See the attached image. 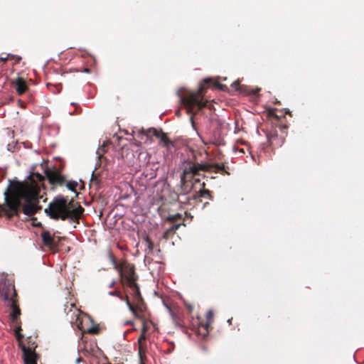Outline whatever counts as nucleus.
<instances>
[{
	"mask_svg": "<svg viewBox=\"0 0 364 364\" xmlns=\"http://www.w3.org/2000/svg\"><path fill=\"white\" fill-rule=\"evenodd\" d=\"M203 170L204 166L198 164H190L185 168L181 177V186L184 191L188 192L193 188V177L200 175V172Z\"/></svg>",
	"mask_w": 364,
	"mask_h": 364,
	"instance_id": "obj_6",
	"label": "nucleus"
},
{
	"mask_svg": "<svg viewBox=\"0 0 364 364\" xmlns=\"http://www.w3.org/2000/svg\"><path fill=\"white\" fill-rule=\"evenodd\" d=\"M204 193H206V194H208L209 193V191L208 190H204L203 191V193H202V196H203Z\"/></svg>",
	"mask_w": 364,
	"mask_h": 364,
	"instance_id": "obj_25",
	"label": "nucleus"
},
{
	"mask_svg": "<svg viewBox=\"0 0 364 364\" xmlns=\"http://www.w3.org/2000/svg\"><path fill=\"white\" fill-rule=\"evenodd\" d=\"M80 360H81V359H80V358L77 359V363L80 362Z\"/></svg>",
	"mask_w": 364,
	"mask_h": 364,
	"instance_id": "obj_31",
	"label": "nucleus"
},
{
	"mask_svg": "<svg viewBox=\"0 0 364 364\" xmlns=\"http://www.w3.org/2000/svg\"><path fill=\"white\" fill-rule=\"evenodd\" d=\"M109 295H113V296H116V295H118V293H112V292H109Z\"/></svg>",
	"mask_w": 364,
	"mask_h": 364,
	"instance_id": "obj_27",
	"label": "nucleus"
},
{
	"mask_svg": "<svg viewBox=\"0 0 364 364\" xmlns=\"http://www.w3.org/2000/svg\"><path fill=\"white\" fill-rule=\"evenodd\" d=\"M23 357L26 364H36V355L33 350L24 348Z\"/></svg>",
	"mask_w": 364,
	"mask_h": 364,
	"instance_id": "obj_9",
	"label": "nucleus"
},
{
	"mask_svg": "<svg viewBox=\"0 0 364 364\" xmlns=\"http://www.w3.org/2000/svg\"><path fill=\"white\" fill-rule=\"evenodd\" d=\"M0 60L2 61H6L7 60V57H4L3 55H1Z\"/></svg>",
	"mask_w": 364,
	"mask_h": 364,
	"instance_id": "obj_22",
	"label": "nucleus"
},
{
	"mask_svg": "<svg viewBox=\"0 0 364 364\" xmlns=\"http://www.w3.org/2000/svg\"><path fill=\"white\" fill-rule=\"evenodd\" d=\"M146 242H147V243L149 244V247H151V242H149V240H146Z\"/></svg>",
	"mask_w": 364,
	"mask_h": 364,
	"instance_id": "obj_28",
	"label": "nucleus"
},
{
	"mask_svg": "<svg viewBox=\"0 0 364 364\" xmlns=\"http://www.w3.org/2000/svg\"><path fill=\"white\" fill-rule=\"evenodd\" d=\"M134 134L139 138L141 141H143L146 144H149L152 141V136H156L157 137L160 136V133L155 129H138L136 132H134Z\"/></svg>",
	"mask_w": 364,
	"mask_h": 364,
	"instance_id": "obj_7",
	"label": "nucleus"
},
{
	"mask_svg": "<svg viewBox=\"0 0 364 364\" xmlns=\"http://www.w3.org/2000/svg\"><path fill=\"white\" fill-rule=\"evenodd\" d=\"M145 339H146L145 333H141V334L140 335V336L138 339V342L139 343V350L140 355L141 354V351H142V348H143L142 341H144Z\"/></svg>",
	"mask_w": 364,
	"mask_h": 364,
	"instance_id": "obj_13",
	"label": "nucleus"
},
{
	"mask_svg": "<svg viewBox=\"0 0 364 364\" xmlns=\"http://www.w3.org/2000/svg\"><path fill=\"white\" fill-rule=\"evenodd\" d=\"M15 329V333H16V338L18 340H20L21 338L22 337V335L19 333V331H21V327L20 326H14Z\"/></svg>",
	"mask_w": 364,
	"mask_h": 364,
	"instance_id": "obj_14",
	"label": "nucleus"
},
{
	"mask_svg": "<svg viewBox=\"0 0 364 364\" xmlns=\"http://www.w3.org/2000/svg\"><path fill=\"white\" fill-rule=\"evenodd\" d=\"M26 88L27 87L25 82L22 79L18 78L16 81V89L17 92L19 95H21L26 90Z\"/></svg>",
	"mask_w": 364,
	"mask_h": 364,
	"instance_id": "obj_11",
	"label": "nucleus"
},
{
	"mask_svg": "<svg viewBox=\"0 0 364 364\" xmlns=\"http://www.w3.org/2000/svg\"><path fill=\"white\" fill-rule=\"evenodd\" d=\"M117 296H118V297H120L121 299H122V296H120V295H119V294Z\"/></svg>",
	"mask_w": 364,
	"mask_h": 364,
	"instance_id": "obj_32",
	"label": "nucleus"
},
{
	"mask_svg": "<svg viewBox=\"0 0 364 364\" xmlns=\"http://www.w3.org/2000/svg\"><path fill=\"white\" fill-rule=\"evenodd\" d=\"M76 185L77 183L75 182H70L68 183L67 186L70 190L74 191Z\"/></svg>",
	"mask_w": 364,
	"mask_h": 364,
	"instance_id": "obj_15",
	"label": "nucleus"
},
{
	"mask_svg": "<svg viewBox=\"0 0 364 364\" xmlns=\"http://www.w3.org/2000/svg\"><path fill=\"white\" fill-rule=\"evenodd\" d=\"M213 318V312L212 311H208L206 314L207 323L204 325H202V326L206 331L207 333H208V328L211 325Z\"/></svg>",
	"mask_w": 364,
	"mask_h": 364,
	"instance_id": "obj_12",
	"label": "nucleus"
},
{
	"mask_svg": "<svg viewBox=\"0 0 364 364\" xmlns=\"http://www.w3.org/2000/svg\"><path fill=\"white\" fill-rule=\"evenodd\" d=\"M147 329L146 324L145 322L143 323L142 333H145Z\"/></svg>",
	"mask_w": 364,
	"mask_h": 364,
	"instance_id": "obj_20",
	"label": "nucleus"
},
{
	"mask_svg": "<svg viewBox=\"0 0 364 364\" xmlns=\"http://www.w3.org/2000/svg\"><path fill=\"white\" fill-rule=\"evenodd\" d=\"M161 143H163L164 146H168L171 142L165 136H163L161 139Z\"/></svg>",
	"mask_w": 364,
	"mask_h": 364,
	"instance_id": "obj_17",
	"label": "nucleus"
},
{
	"mask_svg": "<svg viewBox=\"0 0 364 364\" xmlns=\"http://www.w3.org/2000/svg\"><path fill=\"white\" fill-rule=\"evenodd\" d=\"M117 296H118V297H120L121 299H122V296H120V295H119V294Z\"/></svg>",
	"mask_w": 364,
	"mask_h": 364,
	"instance_id": "obj_33",
	"label": "nucleus"
},
{
	"mask_svg": "<svg viewBox=\"0 0 364 364\" xmlns=\"http://www.w3.org/2000/svg\"><path fill=\"white\" fill-rule=\"evenodd\" d=\"M212 80L210 78L204 80L203 83L200 84L198 90L197 92H188L183 94L181 90H179L178 95L180 101L186 109L187 112L191 114V121L193 125V117L198 110L206 106V102L203 101V93L205 90V84Z\"/></svg>",
	"mask_w": 364,
	"mask_h": 364,
	"instance_id": "obj_3",
	"label": "nucleus"
},
{
	"mask_svg": "<svg viewBox=\"0 0 364 364\" xmlns=\"http://www.w3.org/2000/svg\"><path fill=\"white\" fill-rule=\"evenodd\" d=\"M89 317L84 316L81 318V321L79 323H77V326L82 330L83 332H87L90 333H96L97 332V329L95 327H90L85 328L83 326V322H85V320H89Z\"/></svg>",
	"mask_w": 364,
	"mask_h": 364,
	"instance_id": "obj_10",
	"label": "nucleus"
},
{
	"mask_svg": "<svg viewBox=\"0 0 364 364\" xmlns=\"http://www.w3.org/2000/svg\"><path fill=\"white\" fill-rule=\"evenodd\" d=\"M116 269L119 272L122 281L124 282L127 281L128 285L133 289L134 296L138 301L140 299L139 290L136 283L134 282V266L123 262L121 264H117L115 266Z\"/></svg>",
	"mask_w": 364,
	"mask_h": 364,
	"instance_id": "obj_5",
	"label": "nucleus"
},
{
	"mask_svg": "<svg viewBox=\"0 0 364 364\" xmlns=\"http://www.w3.org/2000/svg\"><path fill=\"white\" fill-rule=\"evenodd\" d=\"M193 184L196 183H199L200 182V179L198 178H195V176H194L193 179Z\"/></svg>",
	"mask_w": 364,
	"mask_h": 364,
	"instance_id": "obj_21",
	"label": "nucleus"
},
{
	"mask_svg": "<svg viewBox=\"0 0 364 364\" xmlns=\"http://www.w3.org/2000/svg\"><path fill=\"white\" fill-rule=\"evenodd\" d=\"M8 150L9 151H12L11 149L10 148V145L8 146Z\"/></svg>",
	"mask_w": 364,
	"mask_h": 364,
	"instance_id": "obj_29",
	"label": "nucleus"
},
{
	"mask_svg": "<svg viewBox=\"0 0 364 364\" xmlns=\"http://www.w3.org/2000/svg\"><path fill=\"white\" fill-rule=\"evenodd\" d=\"M180 217H181V215H180L179 214H176V215H175L172 216V217H171V219H172V220H174L175 218H180Z\"/></svg>",
	"mask_w": 364,
	"mask_h": 364,
	"instance_id": "obj_23",
	"label": "nucleus"
},
{
	"mask_svg": "<svg viewBox=\"0 0 364 364\" xmlns=\"http://www.w3.org/2000/svg\"><path fill=\"white\" fill-rule=\"evenodd\" d=\"M231 321H232V318L231 319H228V323L230 324L231 323Z\"/></svg>",
	"mask_w": 364,
	"mask_h": 364,
	"instance_id": "obj_30",
	"label": "nucleus"
},
{
	"mask_svg": "<svg viewBox=\"0 0 364 364\" xmlns=\"http://www.w3.org/2000/svg\"><path fill=\"white\" fill-rule=\"evenodd\" d=\"M127 304L129 309V310L134 314H135V309L134 307L133 306V305L129 302V300L127 301Z\"/></svg>",
	"mask_w": 364,
	"mask_h": 364,
	"instance_id": "obj_16",
	"label": "nucleus"
},
{
	"mask_svg": "<svg viewBox=\"0 0 364 364\" xmlns=\"http://www.w3.org/2000/svg\"><path fill=\"white\" fill-rule=\"evenodd\" d=\"M82 208L77 206V203L69 202L63 198H55L50 203L45 213L54 220H69L71 223L77 222Z\"/></svg>",
	"mask_w": 364,
	"mask_h": 364,
	"instance_id": "obj_2",
	"label": "nucleus"
},
{
	"mask_svg": "<svg viewBox=\"0 0 364 364\" xmlns=\"http://www.w3.org/2000/svg\"><path fill=\"white\" fill-rule=\"evenodd\" d=\"M238 85H239L238 81H235V82H234L233 83H232L231 86H232L233 88H235V89H236V90H237V86H238Z\"/></svg>",
	"mask_w": 364,
	"mask_h": 364,
	"instance_id": "obj_19",
	"label": "nucleus"
},
{
	"mask_svg": "<svg viewBox=\"0 0 364 364\" xmlns=\"http://www.w3.org/2000/svg\"><path fill=\"white\" fill-rule=\"evenodd\" d=\"M274 136H271V137L269 138V141H270V143H271V144H273V143H274Z\"/></svg>",
	"mask_w": 364,
	"mask_h": 364,
	"instance_id": "obj_24",
	"label": "nucleus"
},
{
	"mask_svg": "<svg viewBox=\"0 0 364 364\" xmlns=\"http://www.w3.org/2000/svg\"><path fill=\"white\" fill-rule=\"evenodd\" d=\"M181 224H176V225H173L171 228H170V231H176V230L178 229V228L180 227Z\"/></svg>",
	"mask_w": 364,
	"mask_h": 364,
	"instance_id": "obj_18",
	"label": "nucleus"
},
{
	"mask_svg": "<svg viewBox=\"0 0 364 364\" xmlns=\"http://www.w3.org/2000/svg\"><path fill=\"white\" fill-rule=\"evenodd\" d=\"M43 179L41 174L33 173L23 182L11 183L4 192L5 203L1 208L9 217L17 215L20 208L26 215H34L41 208L38 203L43 198L41 193Z\"/></svg>",
	"mask_w": 364,
	"mask_h": 364,
	"instance_id": "obj_1",
	"label": "nucleus"
},
{
	"mask_svg": "<svg viewBox=\"0 0 364 364\" xmlns=\"http://www.w3.org/2000/svg\"><path fill=\"white\" fill-rule=\"evenodd\" d=\"M114 284H115V282H114V281H113V282L109 284V287L110 288H112V287L114 285Z\"/></svg>",
	"mask_w": 364,
	"mask_h": 364,
	"instance_id": "obj_26",
	"label": "nucleus"
},
{
	"mask_svg": "<svg viewBox=\"0 0 364 364\" xmlns=\"http://www.w3.org/2000/svg\"><path fill=\"white\" fill-rule=\"evenodd\" d=\"M0 294L3 299L7 302V305L11 308L10 314L13 325H16L17 319L20 315V309L16 304L15 296L16 291L14 286L11 282H4L0 287Z\"/></svg>",
	"mask_w": 364,
	"mask_h": 364,
	"instance_id": "obj_4",
	"label": "nucleus"
},
{
	"mask_svg": "<svg viewBox=\"0 0 364 364\" xmlns=\"http://www.w3.org/2000/svg\"><path fill=\"white\" fill-rule=\"evenodd\" d=\"M85 72L87 73L88 72V69H85Z\"/></svg>",
	"mask_w": 364,
	"mask_h": 364,
	"instance_id": "obj_34",
	"label": "nucleus"
},
{
	"mask_svg": "<svg viewBox=\"0 0 364 364\" xmlns=\"http://www.w3.org/2000/svg\"><path fill=\"white\" fill-rule=\"evenodd\" d=\"M43 244L50 249H55L58 246L60 237L51 234L49 231H43L41 233Z\"/></svg>",
	"mask_w": 364,
	"mask_h": 364,
	"instance_id": "obj_8",
	"label": "nucleus"
}]
</instances>
